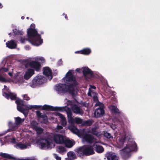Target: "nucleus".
<instances>
[{"label":"nucleus","instance_id":"15","mask_svg":"<svg viewBox=\"0 0 160 160\" xmlns=\"http://www.w3.org/2000/svg\"><path fill=\"white\" fill-rule=\"evenodd\" d=\"M51 116L50 119H53L55 118V116H58L61 119V122L62 125L64 127L66 126L67 124V122L66 120V118L62 114L59 113L55 112L54 113L52 114Z\"/></svg>","mask_w":160,"mask_h":160},{"label":"nucleus","instance_id":"57","mask_svg":"<svg viewBox=\"0 0 160 160\" xmlns=\"http://www.w3.org/2000/svg\"><path fill=\"white\" fill-rule=\"evenodd\" d=\"M65 18L66 19L67 18V15H65Z\"/></svg>","mask_w":160,"mask_h":160},{"label":"nucleus","instance_id":"5","mask_svg":"<svg viewBox=\"0 0 160 160\" xmlns=\"http://www.w3.org/2000/svg\"><path fill=\"white\" fill-rule=\"evenodd\" d=\"M37 143L39 148L42 149H51L55 146L52 140L49 138H41L37 142Z\"/></svg>","mask_w":160,"mask_h":160},{"label":"nucleus","instance_id":"49","mask_svg":"<svg viewBox=\"0 0 160 160\" xmlns=\"http://www.w3.org/2000/svg\"><path fill=\"white\" fill-rule=\"evenodd\" d=\"M110 127L113 130H114L116 128V126L113 124H111Z\"/></svg>","mask_w":160,"mask_h":160},{"label":"nucleus","instance_id":"1","mask_svg":"<svg viewBox=\"0 0 160 160\" xmlns=\"http://www.w3.org/2000/svg\"><path fill=\"white\" fill-rule=\"evenodd\" d=\"M73 70H69L66 74L65 77L63 78L62 80L64 82L70 84L69 86L63 84H60L55 86V89L58 93L61 94L68 91L73 96L76 94L77 90L76 86L78 83L73 75Z\"/></svg>","mask_w":160,"mask_h":160},{"label":"nucleus","instance_id":"17","mask_svg":"<svg viewBox=\"0 0 160 160\" xmlns=\"http://www.w3.org/2000/svg\"><path fill=\"white\" fill-rule=\"evenodd\" d=\"M89 87L90 88H89V91L88 93V96L92 97L94 101H98V94L95 92L93 90H92V89H96V87L91 85H90Z\"/></svg>","mask_w":160,"mask_h":160},{"label":"nucleus","instance_id":"4","mask_svg":"<svg viewBox=\"0 0 160 160\" xmlns=\"http://www.w3.org/2000/svg\"><path fill=\"white\" fill-rule=\"evenodd\" d=\"M35 25L32 24L30 28L27 29V35L28 39L24 37H21L20 42L22 43H24L26 41L28 40L32 45L38 46L43 43V40L41 38V35L39 34L35 29Z\"/></svg>","mask_w":160,"mask_h":160},{"label":"nucleus","instance_id":"50","mask_svg":"<svg viewBox=\"0 0 160 160\" xmlns=\"http://www.w3.org/2000/svg\"><path fill=\"white\" fill-rule=\"evenodd\" d=\"M62 60H60L58 62V64L59 65H62Z\"/></svg>","mask_w":160,"mask_h":160},{"label":"nucleus","instance_id":"48","mask_svg":"<svg viewBox=\"0 0 160 160\" xmlns=\"http://www.w3.org/2000/svg\"><path fill=\"white\" fill-rule=\"evenodd\" d=\"M6 63V59H4L2 61L1 63V65L2 66H5V64Z\"/></svg>","mask_w":160,"mask_h":160},{"label":"nucleus","instance_id":"23","mask_svg":"<svg viewBox=\"0 0 160 160\" xmlns=\"http://www.w3.org/2000/svg\"><path fill=\"white\" fill-rule=\"evenodd\" d=\"M65 147L68 148H70L75 144V142L72 140H70L69 139H65L63 143Z\"/></svg>","mask_w":160,"mask_h":160},{"label":"nucleus","instance_id":"52","mask_svg":"<svg viewBox=\"0 0 160 160\" xmlns=\"http://www.w3.org/2000/svg\"><path fill=\"white\" fill-rule=\"evenodd\" d=\"M81 51H76L75 53H81Z\"/></svg>","mask_w":160,"mask_h":160},{"label":"nucleus","instance_id":"8","mask_svg":"<svg viewBox=\"0 0 160 160\" xmlns=\"http://www.w3.org/2000/svg\"><path fill=\"white\" fill-rule=\"evenodd\" d=\"M16 102L17 104V108L18 110L20 112L23 113L25 116L26 114L24 113V112L26 110L31 109L32 108H35L38 109V108H39L41 106L36 105H27L25 106V108H24L22 106H24V102L23 100L18 99L16 101Z\"/></svg>","mask_w":160,"mask_h":160},{"label":"nucleus","instance_id":"31","mask_svg":"<svg viewBox=\"0 0 160 160\" xmlns=\"http://www.w3.org/2000/svg\"><path fill=\"white\" fill-rule=\"evenodd\" d=\"M15 124L17 125H20L24 121V119H22L19 117L15 118Z\"/></svg>","mask_w":160,"mask_h":160},{"label":"nucleus","instance_id":"26","mask_svg":"<svg viewBox=\"0 0 160 160\" xmlns=\"http://www.w3.org/2000/svg\"><path fill=\"white\" fill-rule=\"evenodd\" d=\"M107 158L108 160H118V157L115 153L109 152L107 154Z\"/></svg>","mask_w":160,"mask_h":160},{"label":"nucleus","instance_id":"32","mask_svg":"<svg viewBox=\"0 0 160 160\" xmlns=\"http://www.w3.org/2000/svg\"><path fill=\"white\" fill-rule=\"evenodd\" d=\"M110 109L112 111V112L116 113H120V111H119L118 109L115 106H111L109 107Z\"/></svg>","mask_w":160,"mask_h":160},{"label":"nucleus","instance_id":"38","mask_svg":"<svg viewBox=\"0 0 160 160\" xmlns=\"http://www.w3.org/2000/svg\"><path fill=\"white\" fill-rule=\"evenodd\" d=\"M92 121L91 120H87L83 122L82 125H86L89 126L92 123Z\"/></svg>","mask_w":160,"mask_h":160},{"label":"nucleus","instance_id":"12","mask_svg":"<svg viewBox=\"0 0 160 160\" xmlns=\"http://www.w3.org/2000/svg\"><path fill=\"white\" fill-rule=\"evenodd\" d=\"M13 78H14L13 82L19 85L23 82L24 81L22 74L20 72H17L15 73Z\"/></svg>","mask_w":160,"mask_h":160},{"label":"nucleus","instance_id":"18","mask_svg":"<svg viewBox=\"0 0 160 160\" xmlns=\"http://www.w3.org/2000/svg\"><path fill=\"white\" fill-rule=\"evenodd\" d=\"M4 88L3 90V95L6 98L8 99L10 98L11 100H14L16 98V95L14 93H12L11 92H9L8 93H7V92H5L4 91L5 90L7 91L8 88L5 86H4Z\"/></svg>","mask_w":160,"mask_h":160},{"label":"nucleus","instance_id":"40","mask_svg":"<svg viewBox=\"0 0 160 160\" xmlns=\"http://www.w3.org/2000/svg\"><path fill=\"white\" fill-rule=\"evenodd\" d=\"M37 132L38 134H40L42 133L43 132V129L41 128L38 127V126L35 129Z\"/></svg>","mask_w":160,"mask_h":160},{"label":"nucleus","instance_id":"21","mask_svg":"<svg viewBox=\"0 0 160 160\" xmlns=\"http://www.w3.org/2000/svg\"><path fill=\"white\" fill-rule=\"evenodd\" d=\"M34 73V70L31 68L28 69L24 75V78L26 80L29 79Z\"/></svg>","mask_w":160,"mask_h":160},{"label":"nucleus","instance_id":"43","mask_svg":"<svg viewBox=\"0 0 160 160\" xmlns=\"http://www.w3.org/2000/svg\"><path fill=\"white\" fill-rule=\"evenodd\" d=\"M53 156L54 158L56 160H61V158L60 157L58 156V155L56 154H53Z\"/></svg>","mask_w":160,"mask_h":160},{"label":"nucleus","instance_id":"56","mask_svg":"<svg viewBox=\"0 0 160 160\" xmlns=\"http://www.w3.org/2000/svg\"><path fill=\"white\" fill-rule=\"evenodd\" d=\"M24 18V16H22L21 17V19H23Z\"/></svg>","mask_w":160,"mask_h":160},{"label":"nucleus","instance_id":"20","mask_svg":"<svg viewBox=\"0 0 160 160\" xmlns=\"http://www.w3.org/2000/svg\"><path fill=\"white\" fill-rule=\"evenodd\" d=\"M43 73L49 80H50L52 78V71L49 67H46L43 68Z\"/></svg>","mask_w":160,"mask_h":160},{"label":"nucleus","instance_id":"37","mask_svg":"<svg viewBox=\"0 0 160 160\" xmlns=\"http://www.w3.org/2000/svg\"><path fill=\"white\" fill-rule=\"evenodd\" d=\"M38 123L34 121H32L30 124V127L34 129L38 127Z\"/></svg>","mask_w":160,"mask_h":160},{"label":"nucleus","instance_id":"25","mask_svg":"<svg viewBox=\"0 0 160 160\" xmlns=\"http://www.w3.org/2000/svg\"><path fill=\"white\" fill-rule=\"evenodd\" d=\"M56 148L57 152L61 154H63L67 152V149L66 148L62 146H58Z\"/></svg>","mask_w":160,"mask_h":160},{"label":"nucleus","instance_id":"24","mask_svg":"<svg viewBox=\"0 0 160 160\" xmlns=\"http://www.w3.org/2000/svg\"><path fill=\"white\" fill-rule=\"evenodd\" d=\"M84 154L86 155H90L94 153L93 148L91 146H84Z\"/></svg>","mask_w":160,"mask_h":160},{"label":"nucleus","instance_id":"33","mask_svg":"<svg viewBox=\"0 0 160 160\" xmlns=\"http://www.w3.org/2000/svg\"><path fill=\"white\" fill-rule=\"evenodd\" d=\"M81 53L84 55H88L91 52V50L88 48L84 49L81 51Z\"/></svg>","mask_w":160,"mask_h":160},{"label":"nucleus","instance_id":"2","mask_svg":"<svg viewBox=\"0 0 160 160\" xmlns=\"http://www.w3.org/2000/svg\"><path fill=\"white\" fill-rule=\"evenodd\" d=\"M118 147H123L121 154L123 159L126 160L131 156V152L137 150V146L135 142L130 137L127 136V134H121L117 142Z\"/></svg>","mask_w":160,"mask_h":160},{"label":"nucleus","instance_id":"58","mask_svg":"<svg viewBox=\"0 0 160 160\" xmlns=\"http://www.w3.org/2000/svg\"><path fill=\"white\" fill-rule=\"evenodd\" d=\"M2 134H0V137L2 136Z\"/></svg>","mask_w":160,"mask_h":160},{"label":"nucleus","instance_id":"55","mask_svg":"<svg viewBox=\"0 0 160 160\" xmlns=\"http://www.w3.org/2000/svg\"><path fill=\"white\" fill-rule=\"evenodd\" d=\"M2 4L0 3V8H2Z\"/></svg>","mask_w":160,"mask_h":160},{"label":"nucleus","instance_id":"22","mask_svg":"<svg viewBox=\"0 0 160 160\" xmlns=\"http://www.w3.org/2000/svg\"><path fill=\"white\" fill-rule=\"evenodd\" d=\"M13 68L10 66H8L7 68H2L0 70L1 72H7L8 71H9L8 74L11 77L13 76Z\"/></svg>","mask_w":160,"mask_h":160},{"label":"nucleus","instance_id":"44","mask_svg":"<svg viewBox=\"0 0 160 160\" xmlns=\"http://www.w3.org/2000/svg\"><path fill=\"white\" fill-rule=\"evenodd\" d=\"M22 96L23 98L26 100H30V98L28 96V95L27 94H24L22 95Z\"/></svg>","mask_w":160,"mask_h":160},{"label":"nucleus","instance_id":"11","mask_svg":"<svg viewBox=\"0 0 160 160\" xmlns=\"http://www.w3.org/2000/svg\"><path fill=\"white\" fill-rule=\"evenodd\" d=\"M11 142L12 143L16 144L14 146V147L18 149L21 150L24 149L31 146V143L29 142H27L25 143L22 142L19 143L17 142L14 138L12 139Z\"/></svg>","mask_w":160,"mask_h":160},{"label":"nucleus","instance_id":"16","mask_svg":"<svg viewBox=\"0 0 160 160\" xmlns=\"http://www.w3.org/2000/svg\"><path fill=\"white\" fill-rule=\"evenodd\" d=\"M41 106L38 109H41L44 110H51L52 111H61L62 110V107H54L47 105H44L43 106L39 105Z\"/></svg>","mask_w":160,"mask_h":160},{"label":"nucleus","instance_id":"41","mask_svg":"<svg viewBox=\"0 0 160 160\" xmlns=\"http://www.w3.org/2000/svg\"><path fill=\"white\" fill-rule=\"evenodd\" d=\"M0 156L5 158H9L11 156L8 154L6 153H0Z\"/></svg>","mask_w":160,"mask_h":160},{"label":"nucleus","instance_id":"51","mask_svg":"<svg viewBox=\"0 0 160 160\" xmlns=\"http://www.w3.org/2000/svg\"><path fill=\"white\" fill-rule=\"evenodd\" d=\"M25 48L26 50H29L30 49V47L28 46H26L25 47Z\"/></svg>","mask_w":160,"mask_h":160},{"label":"nucleus","instance_id":"7","mask_svg":"<svg viewBox=\"0 0 160 160\" xmlns=\"http://www.w3.org/2000/svg\"><path fill=\"white\" fill-rule=\"evenodd\" d=\"M65 109L67 113V114L68 122L70 124H71L68 125V128H68L69 126H73L74 127V126L72 125L74 123H75L78 124H81L82 125V123H83L82 119L79 118L77 117H76L74 118L73 117H72V113L71 110H70V109L69 108H67V107H65ZM74 127H75V126ZM75 128L77 129H78L76 127Z\"/></svg>","mask_w":160,"mask_h":160},{"label":"nucleus","instance_id":"19","mask_svg":"<svg viewBox=\"0 0 160 160\" xmlns=\"http://www.w3.org/2000/svg\"><path fill=\"white\" fill-rule=\"evenodd\" d=\"M82 72L85 78L87 79L92 77L93 75L92 71L88 67H83Z\"/></svg>","mask_w":160,"mask_h":160},{"label":"nucleus","instance_id":"30","mask_svg":"<svg viewBox=\"0 0 160 160\" xmlns=\"http://www.w3.org/2000/svg\"><path fill=\"white\" fill-rule=\"evenodd\" d=\"M76 152L80 156H82L84 154V146L80 147L77 150Z\"/></svg>","mask_w":160,"mask_h":160},{"label":"nucleus","instance_id":"27","mask_svg":"<svg viewBox=\"0 0 160 160\" xmlns=\"http://www.w3.org/2000/svg\"><path fill=\"white\" fill-rule=\"evenodd\" d=\"M7 47L10 49L15 48L17 47V43L14 41L10 40L8 41L6 43Z\"/></svg>","mask_w":160,"mask_h":160},{"label":"nucleus","instance_id":"6","mask_svg":"<svg viewBox=\"0 0 160 160\" xmlns=\"http://www.w3.org/2000/svg\"><path fill=\"white\" fill-rule=\"evenodd\" d=\"M29 62L28 63V65L31 68H33L36 71H38L40 69L41 65L39 62L42 63L45 62V59L43 57H36L30 58L28 59Z\"/></svg>","mask_w":160,"mask_h":160},{"label":"nucleus","instance_id":"54","mask_svg":"<svg viewBox=\"0 0 160 160\" xmlns=\"http://www.w3.org/2000/svg\"><path fill=\"white\" fill-rule=\"evenodd\" d=\"M29 160H36L35 158L29 159Z\"/></svg>","mask_w":160,"mask_h":160},{"label":"nucleus","instance_id":"34","mask_svg":"<svg viewBox=\"0 0 160 160\" xmlns=\"http://www.w3.org/2000/svg\"><path fill=\"white\" fill-rule=\"evenodd\" d=\"M8 125L10 128V129L11 130V131H14L16 129V126L12 122H9L8 123Z\"/></svg>","mask_w":160,"mask_h":160},{"label":"nucleus","instance_id":"47","mask_svg":"<svg viewBox=\"0 0 160 160\" xmlns=\"http://www.w3.org/2000/svg\"><path fill=\"white\" fill-rule=\"evenodd\" d=\"M76 71L79 73H81L83 71L82 68H78L76 69Z\"/></svg>","mask_w":160,"mask_h":160},{"label":"nucleus","instance_id":"42","mask_svg":"<svg viewBox=\"0 0 160 160\" xmlns=\"http://www.w3.org/2000/svg\"><path fill=\"white\" fill-rule=\"evenodd\" d=\"M42 118L43 120V122L44 123H46L48 122L47 117L45 115H43V116H42Z\"/></svg>","mask_w":160,"mask_h":160},{"label":"nucleus","instance_id":"45","mask_svg":"<svg viewBox=\"0 0 160 160\" xmlns=\"http://www.w3.org/2000/svg\"><path fill=\"white\" fill-rule=\"evenodd\" d=\"M37 115L38 117L42 118V116L43 115H42V113L39 111H37L36 112Z\"/></svg>","mask_w":160,"mask_h":160},{"label":"nucleus","instance_id":"10","mask_svg":"<svg viewBox=\"0 0 160 160\" xmlns=\"http://www.w3.org/2000/svg\"><path fill=\"white\" fill-rule=\"evenodd\" d=\"M95 106H98L99 108L95 110L94 113V117L98 118L102 116L104 113V111L103 109V103L98 101L95 104Z\"/></svg>","mask_w":160,"mask_h":160},{"label":"nucleus","instance_id":"46","mask_svg":"<svg viewBox=\"0 0 160 160\" xmlns=\"http://www.w3.org/2000/svg\"><path fill=\"white\" fill-rule=\"evenodd\" d=\"M0 81L2 82H6V80L5 78L1 76H0Z\"/></svg>","mask_w":160,"mask_h":160},{"label":"nucleus","instance_id":"9","mask_svg":"<svg viewBox=\"0 0 160 160\" xmlns=\"http://www.w3.org/2000/svg\"><path fill=\"white\" fill-rule=\"evenodd\" d=\"M46 81V78L42 76L37 75L34 78L29 84L31 87L34 88L39 85L43 83Z\"/></svg>","mask_w":160,"mask_h":160},{"label":"nucleus","instance_id":"28","mask_svg":"<svg viewBox=\"0 0 160 160\" xmlns=\"http://www.w3.org/2000/svg\"><path fill=\"white\" fill-rule=\"evenodd\" d=\"M68 158H65V160H73L76 158L75 153L72 151H70L67 153Z\"/></svg>","mask_w":160,"mask_h":160},{"label":"nucleus","instance_id":"29","mask_svg":"<svg viewBox=\"0 0 160 160\" xmlns=\"http://www.w3.org/2000/svg\"><path fill=\"white\" fill-rule=\"evenodd\" d=\"M95 151L98 153H101L104 151V148L101 146L96 145L94 146Z\"/></svg>","mask_w":160,"mask_h":160},{"label":"nucleus","instance_id":"35","mask_svg":"<svg viewBox=\"0 0 160 160\" xmlns=\"http://www.w3.org/2000/svg\"><path fill=\"white\" fill-rule=\"evenodd\" d=\"M63 128L60 125H58L56 128V132H58L61 133H64L65 132V131L64 130H62Z\"/></svg>","mask_w":160,"mask_h":160},{"label":"nucleus","instance_id":"53","mask_svg":"<svg viewBox=\"0 0 160 160\" xmlns=\"http://www.w3.org/2000/svg\"><path fill=\"white\" fill-rule=\"evenodd\" d=\"M112 120L114 122H116V120H115L114 119L112 118Z\"/></svg>","mask_w":160,"mask_h":160},{"label":"nucleus","instance_id":"39","mask_svg":"<svg viewBox=\"0 0 160 160\" xmlns=\"http://www.w3.org/2000/svg\"><path fill=\"white\" fill-rule=\"evenodd\" d=\"M13 32L14 34L16 35H22L23 34V32L21 31H18L16 29L13 30Z\"/></svg>","mask_w":160,"mask_h":160},{"label":"nucleus","instance_id":"13","mask_svg":"<svg viewBox=\"0 0 160 160\" xmlns=\"http://www.w3.org/2000/svg\"><path fill=\"white\" fill-rule=\"evenodd\" d=\"M68 105L70 106L72 109L73 112L77 114H79L80 115H82L83 114V112L82 110L78 107V106L73 103L72 102L70 101L68 102Z\"/></svg>","mask_w":160,"mask_h":160},{"label":"nucleus","instance_id":"14","mask_svg":"<svg viewBox=\"0 0 160 160\" xmlns=\"http://www.w3.org/2000/svg\"><path fill=\"white\" fill-rule=\"evenodd\" d=\"M66 137L60 134H54L53 137L54 142L57 144H62L63 143Z\"/></svg>","mask_w":160,"mask_h":160},{"label":"nucleus","instance_id":"3","mask_svg":"<svg viewBox=\"0 0 160 160\" xmlns=\"http://www.w3.org/2000/svg\"><path fill=\"white\" fill-rule=\"evenodd\" d=\"M68 128L73 133L78 135L79 137H82V141L83 143L94 142L97 143L99 142L98 141H96V139L92 136L86 133H91L98 137L102 135V133L100 132H97L96 131V128H92L91 129L85 130L83 129L82 130H79L74 126H69L68 127Z\"/></svg>","mask_w":160,"mask_h":160},{"label":"nucleus","instance_id":"36","mask_svg":"<svg viewBox=\"0 0 160 160\" xmlns=\"http://www.w3.org/2000/svg\"><path fill=\"white\" fill-rule=\"evenodd\" d=\"M104 136L106 138L110 139V140L112 139L113 136L111 135L110 133L107 132H104L103 133Z\"/></svg>","mask_w":160,"mask_h":160}]
</instances>
